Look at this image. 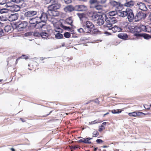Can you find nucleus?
<instances>
[{
  "mask_svg": "<svg viewBox=\"0 0 151 151\" xmlns=\"http://www.w3.org/2000/svg\"><path fill=\"white\" fill-rule=\"evenodd\" d=\"M97 2V0H90V3L91 4H93Z\"/></svg>",
  "mask_w": 151,
  "mask_h": 151,
  "instance_id": "obj_54",
  "label": "nucleus"
},
{
  "mask_svg": "<svg viewBox=\"0 0 151 151\" xmlns=\"http://www.w3.org/2000/svg\"><path fill=\"white\" fill-rule=\"evenodd\" d=\"M51 21L54 26L58 22V20L52 18Z\"/></svg>",
  "mask_w": 151,
  "mask_h": 151,
  "instance_id": "obj_38",
  "label": "nucleus"
},
{
  "mask_svg": "<svg viewBox=\"0 0 151 151\" xmlns=\"http://www.w3.org/2000/svg\"><path fill=\"white\" fill-rule=\"evenodd\" d=\"M40 36L44 39H49L50 36L48 34L44 32L41 33Z\"/></svg>",
  "mask_w": 151,
  "mask_h": 151,
  "instance_id": "obj_20",
  "label": "nucleus"
},
{
  "mask_svg": "<svg viewBox=\"0 0 151 151\" xmlns=\"http://www.w3.org/2000/svg\"><path fill=\"white\" fill-rule=\"evenodd\" d=\"M63 29H68L70 28V27H67L63 26Z\"/></svg>",
  "mask_w": 151,
  "mask_h": 151,
  "instance_id": "obj_60",
  "label": "nucleus"
},
{
  "mask_svg": "<svg viewBox=\"0 0 151 151\" xmlns=\"http://www.w3.org/2000/svg\"><path fill=\"white\" fill-rule=\"evenodd\" d=\"M121 111L119 109L113 110L111 111V112L113 114H118L120 113Z\"/></svg>",
  "mask_w": 151,
  "mask_h": 151,
  "instance_id": "obj_37",
  "label": "nucleus"
},
{
  "mask_svg": "<svg viewBox=\"0 0 151 151\" xmlns=\"http://www.w3.org/2000/svg\"><path fill=\"white\" fill-rule=\"evenodd\" d=\"M105 21L106 23L104 25V27H107L108 28L111 27L113 24L117 22V20L115 18L111 17L106 18L105 19Z\"/></svg>",
  "mask_w": 151,
  "mask_h": 151,
  "instance_id": "obj_1",
  "label": "nucleus"
},
{
  "mask_svg": "<svg viewBox=\"0 0 151 151\" xmlns=\"http://www.w3.org/2000/svg\"><path fill=\"white\" fill-rule=\"evenodd\" d=\"M14 4L11 3V2H8L6 3V6L8 8V9L9 10V9L10 8L12 7Z\"/></svg>",
  "mask_w": 151,
  "mask_h": 151,
  "instance_id": "obj_29",
  "label": "nucleus"
},
{
  "mask_svg": "<svg viewBox=\"0 0 151 151\" xmlns=\"http://www.w3.org/2000/svg\"><path fill=\"white\" fill-rule=\"evenodd\" d=\"M118 12L116 11H111L109 13V15L111 16H113L115 15L116 14H117Z\"/></svg>",
  "mask_w": 151,
  "mask_h": 151,
  "instance_id": "obj_32",
  "label": "nucleus"
},
{
  "mask_svg": "<svg viewBox=\"0 0 151 151\" xmlns=\"http://www.w3.org/2000/svg\"><path fill=\"white\" fill-rule=\"evenodd\" d=\"M4 35V33L2 29H0V37Z\"/></svg>",
  "mask_w": 151,
  "mask_h": 151,
  "instance_id": "obj_46",
  "label": "nucleus"
},
{
  "mask_svg": "<svg viewBox=\"0 0 151 151\" xmlns=\"http://www.w3.org/2000/svg\"><path fill=\"white\" fill-rule=\"evenodd\" d=\"M99 135L98 132L96 130H94L93 132V137H96Z\"/></svg>",
  "mask_w": 151,
  "mask_h": 151,
  "instance_id": "obj_35",
  "label": "nucleus"
},
{
  "mask_svg": "<svg viewBox=\"0 0 151 151\" xmlns=\"http://www.w3.org/2000/svg\"><path fill=\"white\" fill-rule=\"evenodd\" d=\"M27 25V22L26 21H23L21 22L19 24L17 27V29L19 31H21L25 28Z\"/></svg>",
  "mask_w": 151,
  "mask_h": 151,
  "instance_id": "obj_3",
  "label": "nucleus"
},
{
  "mask_svg": "<svg viewBox=\"0 0 151 151\" xmlns=\"http://www.w3.org/2000/svg\"><path fill=\"white\" fill-rule=\"evenodd\" d=\"M84 138H82V139H80L78 141V142H82L84 143Z\"/></svg>",
  "mask_w": 151,
  "mask_h": 151,
  "instance_id": "obj_58",
  "label": "nucleus"
},
{
  "mask_svg": "<svg viewBox=\"0 0 151 151\" xmlns=\"http://www.w3.org/2000/svg\"><path fill=\"white\" fill-rule=\"evenodd\" d=\"M98 123H99L98 122H96V120H95L94 121L89 122L88 123L89 124L88 125H92V124H97Z\"/></svg>",
  "mask_w": 151,
  "mask_h": 151,
  "instance_id": "obj_45",
  "label": "nucleus"
},
{
  "mask_svg": "<svg viewBox=\"0 0 151 151\" xmlns=\"http://www.w3.org/2000/svg\"><path fill=\"white\" fill-rule=\"evenodd\" d=\"M101 14H93L91 16V19L93 21L96 22Z\"/></svg>",
  "mask_w": 151,
  "mask_h": 151,
  "instance_id": "obj_23",
  "label": "nucleus"
},
{
  "mask_svg": "<svg viewBox=\"0 0 151 151\" xmlns=\"http://www.w3.org/2000/svg\"><path fill=\"white\" fill-rule=\"evenodd\" d=\"M32 32H28L24 34L25 36H29L31 35H32Z\"/></svg>",
  "mask_w": 151,
  "mask_h": 151,
  "instance_id": "obj_47",
  "label": "nucleus"
},
{
  "mask_svg": "<svg viewBox=\"0 0 151 151\" xmlns=\"http://www.w3.org/2000/svg\"><path fill=\"white\" fill-rule=\"evenodd\" d=\"M105 33L107 34L108 35H111V33L108 32H106Z\"/></svg>",
  "mask_w": 151,
  "mask_h": 151,
  "instance_id": "obj_63",
  "label": "nucleus"
},
{
  "mask_svg": "<svg viewBox=\"0 0 151 151\" xmlns=\"http://www.w3.org/2000/svg\"><path fill=\"white\" fill-rule=\"evenodd\" d=\"M134 4V2L132 0H126V2L124 4L125 6L130 7L133 6Z\"/></svg>",
  "mask_w": 151,
  "mask_h": 151,
  "instance_id": "obj_22",
  "label": "nucleus"
},
{
  "mask_svg": "<svg viewBox=\"0 0 151 151\" xmlns=\"http://www.w3.org/2000/svg\"><path fill=\"white\" fill-rule=\"evenodd\" d=\"M134 35L137 37H139L142 36V35L138 33H136L134 34Z\"/></svg>",
  "mask_w": 151,
  "mask_h": 151,
  "instance_id": "obj_51",
  "label": "nucleus"
},
{
  "mask_svg": "<svg viewBox=\"0 0 151 151\" xmlns=\"http://www.w3.org/2000/svg\"><path fill=\"white\" fill-rule=\"evenodd\" d=\"M64 36L66 38H68L70 37V34L68 32H66L64 34Z\"/></svg>",
  "mask_w": 151,
  "mask_h": 151,
  "instance_id": "obj_41",
  "label": "nucleus"
},
{
  "mask_svg": "<svg viewBox=\"0 0 151 151\" xmlns=\"http://www.w3.org/2000/svg\"><path fill=\"white\" fill-rule=\"evenodd\" d=\"M128 115L130 116L137 117V111L132 113H129Z\"/></svg>",
  "mask_w": 151,
  "mask_h": 151,
  "instance_id": "obj_33",
  "label": "nucleus"
},
{
  "mask_svg": "<svg viewBox=\"0 0 151 151\" xmlns=\"http://www.w3.org/2000/svg\"><path fill=\"white\" fill-rule=\"evenodd\" d=\"M25 56H26L25 55H22L21 57H23V58H25V59H28V58L27 57H25Z\"/></svg>",
  "mask_w": 151,
  "mask_h": 151,
  "instance_id": "obj_61",
  "label": "nucleus"
},
{
  "mask_svg": "<svg viewBox=\"0 0 151 151\" xmlns=\"http://www.w3.org/2000/svg\"><path fill=\"white\" fill-rule=\"evenodd\" d=\"M96 142L98 143H100L103 142V141L101 139H97L96 141Z\"/></svg>",
  "mask_w": 151,
  "mask_h": 151,
  "instance_id": "obj_57",
  "label": "nucleus"
},
{
  "mask_svg": "<svg viewBox=\"0 0 151 151\" xmlns=\"http://www.w3.org/2000/svg\"><path fill=\"white\" fill-rule=\"evenodd\" d=\"M60 6V4H52L48 6V9L49 10H56L59 9Z\"/></svg>",
  "mask_w": 151,
  "mask_h": 151,
  "instance_id": "obj_10",
  "label": "nucleus"
},
{
  "mask_svg": "<svg viewBox=\"0 0 151 151\" xmlns=\"http://www.w3.org/2000/svg\"><path fill=\"white\" fill-rule=\"evenodd\" d=\"M45 25V23H43L42 21H40L39 22H37V24L35 25V27L37 29L41 28L43 26Z\"/></svg>",
  "mask_w": 151,
  "mask_h": 151,
  "instance_id": "obj_19",
  "label": "nucleus"
},
{
  "mask_svg": "<svg viewBox=\"0 0 151 151\" xmlns=\"http://www.w3.org/2000/svg\"><path fill=\"white\" fill-rule=\"evenodd\" d=\"M64 1L66 4H69L71 2V0H64Z\"/></svg>",
  "mask_w": 151,
  "mask_h": 151,
  "instance_id": "obj_55",
  "label": "nucleus"
},
{
  "mask_svg": "<svg viewBox=\"0 0 151 151\" xmlns=\"http://www.w3.org/2000/svg\"><path fill=\"white\" fill-rule=\"evenodd\" d=\"M92 139V138H84V143L86 144H90L91 143V142L90 141V140Z\"/></svg>",
  "mask_w": 151,
  "mask_h": 151,
  "instance_id": "obj_27",
  "label": "nucleus"
},
{
  "mask_svg": "<svg viewBox=\"0 0 151 151\" xmlns=\"http://www.w3.org/2000/svg\"><path fill=\"white\" fill-rule=\"evenodd\" d=\"M94 9L97 10H100L102 9V6L101 5H97L95 6Z\"/></svg>",
  "mask_w": 151,
  "mask_h": 151,
  "instance_id": "obj_40",
  "label": "nucleus"
},
{
  "mask_svg": "<svg viewBox=\"0 0 151 151\" xmlns=\"http://www.w3.org/2000/svg\"><path fill=\"white\" fill-rule=\"evenodd\" d=\"M75 8L78 11H84L87 10V7L84 5H77L75 6Z\"/></svg>",
  "mask_w": 151,
  "mask_h": 151,
  "instance_id": "obj_8",
  "label": "nucleus"
},
{
  "mask_svg": "<svg viewBox=\"0 0 151 151\" xmlns=\"http://www.w3.org/2000/svg\"><path fill=\"white\" fill-rule=\"evenodd\" d=\"M143 115H145V114L142 112L137 111V117H141Z\"/></svg>",
  "mask_w": 151,
  "mask_h": 151,
  "instance_id": "obj_34",
  "label": "nucleus"
},
{
  "mask_svg": "<svg viewBox=\"0 0 151 151\" xmlns=\"http://www.w3.org/2000/svg\"><path fill=\"white\" fill-rule=\"evenodd\" d=\"M66 22L68 24L71 25L73 22V20L71 17H69L67 18L65 20Z\"/></svg>",
  "mask_w": 151,
  "mask_h": 151,
  "instance_id": "obj_28",
  "label": "nucleus"
},
{
  "mask_svg": "<svg viewBox=\"0 0 151 151\" xmlns=\"http://www.w3.org/2000/svg\"><path fill=\"white\" fill-rule=\"evenodd\" d=\"M74 10V8L71 5L67 6L64 8V10L66 12H71Z\"/></svg>",
  "mask_w": 151,
  "mask_h": 151,
  "instance_id": "obj_18",
  "label": "nucleus"
},
{
  "mask_svg": "<svg viewBox=\"0 0 151 151\" xmlns=\"http://www.w3.org/2000/svg\"><path fill=\"white\" fill-rule=\"evenodd\" d=\"M105 129L104 127H103V128L101 127L100 126L99 127V131L101 132V131H102L103 129Z\"/></svg>",
  "mask_w": 151,
  "mask_h": 151,
  "instance_id": "obj_56",
  "label": "nucleus"
},
{
  "mask_svg": "<svg viewBox=\"0 0 151 151\" xmlns=\"http://www.w3.org/2000/svg\"><path fill=\"white\" fill-rule=\"evenodd\" d=\"M28 20L31 24H37V22H39L37 16L35 18H30Z\"/></svg>",
  "mask_w": 151,
  "mask_h": 151,
  "instance_id": "obj_14",
  "label": "nucleus"
},
{
  "mask_svg": "<svg viewBox=\"0 0 151 151\" xmlns=\"http://www.w3.org/2000/svg\"><path fill=\"white\" fill-rule=\"evenodd\" d=\"M107 29L110 31H112L113 32V33L119 32L122 30V29L121 28L117 26H115L113 27L109 28Z\"/></svg>",
  "mask_w": 151,
  "mask_h": 151,
  "instance_id": "obj_13",
  "label": "nucleus"
},
{
  "mask_svg": "<svg viewBox=\"0 0 151 151\" xmlns=\"http://www.w3.org/2000/svg\"><path fill=\"white\" fill-rule=\"evenodd\" d=\"M142 36L143 37L144 39H149L151 38V36L149 35L148 34H144L142 35Z\"/></svg>",
  "mask_w": 151,
  "mask_h": 151,
  "instance_id": "obj_31",
  "label": "nucleus"
},
{
  "mask_svg": "<svg viewBox=\"0 0 151 151\" xmlns=\"http://www.w3.org/2000/svg\"><path fill=\"white\" fill-rule=\"evenodd\" d=\"M141 31L147 32H150L151 31V29L148 26H146L144 25H141L139 27Z\"/></svg>",
  "mask_w": 151,
  "mask_h": 151,
  "instance_id": "obj_9",
  "label": "nucleus"
},
{
  "mask_svg": "<svg viewBox=\"0 0 151 151\" xmlns=\"http://www.w3.org/2000/svg\"><path fill=\"white\" fill-rule=\"evenodd\" d=\"M109 3L112 6L119 9V7H122L123 5L120 2L115 1L114 0H110Z\"/></svg>",
  "mask_w": 151,
  "mask_h": 151,
  "instance_id": "obj_2",
  "label": "nucleus"
},
{
  "mask_svg": "<svg viewBox=\"0 0 151 151\" xmlns=\"http://www.w3.org/2000/svg\"><path fill=\"white\" fill-rule=\"evenodd\" d=\"M77 14L81 20L82 19L84 16V15L83 14L77 13Z\"/></svg>",
  "mask_w": 151,
  "mask_h": 151,
  "instance_id": "obj_44",
  "label": "nucleus"
},
{
  "mask_svg": "<svg viewBox=\"0 0 151 151\" xmlns=\"http://www.w3.org/2000/svg\"><path fill=\"white\" fill-rule=\"evenodd\" d=\"M144 14L142 12H139L137 14L136 17L138 19H141L144 18Z\"/></svg>",
  "mask_w": 151,
  "mask_h": 151,
  "instance_id": "obj_26",
  "label": "nucleus"
},
{
  "mask_svg": "<svg viewBox=\"0 0 151 151\" xmlns=\"http://www.w3.org/2000/svg\"><path fill=\"white\" fill-rule=\"evenodd\" d=\"M145 2L151 4V0H144Z\"/></svg>",
  "mask_w": 151,
  "mask_h": 151,
  "instance_id": "obj_59",
  "label": "nucleus"
},
{
  "mask_svg": "<svg viewBox=\"0 0 151 151\" xmlns=\"http://www.w3.org/2000/svg\"><path fill=\"white\" fill-rule=\"evenodd\" d=\"M6 2V0H0V4L3 5L5 4Z\"/></svg>",
  "mask_w": 151,
  "mask_h": 151,
  "instance_id": "obj_48",
  "label": "nucleus"
},
{
  "mask_svg": "<svg viewBox=\"0 0 151 151\" xmlns=\"http://www.w3.org/2000/svg\"><path fill=\"white\" fill-rule=\"evenodd\" d=\"M99 31L97 29H93V32L94 33H97L99 32Z\"/></svg>",
  "mask_w": 151,
  "mask_h": 151,
  "instance_id": "obj_52",
  "label": "nucleus"
},
{
  "mask_svg": "<svg viewBox=\"0 0 151 151\" xmlns=\"http://www.w3.org/2000/svg\"><path fill=\"white\" fill-rule=\"evenodd\" d=\"M18 19V15L15 14H11L8 17L9 20L10 22H12L17 20Z\"/></svg>",
  "mask_w": 151,
  "mask_h": 151,
  "instance_id": "obj_15",
  "label": "nucleus"
},
{
  "mask_svg": "<svg viewBox=\"0 0 151 151\" xmlns=\"http://www.w3.org/2000/svg\"><path fill=\"white\" fill-rule=\"evenodd\" d=\"M91 28H88L86 27L85 29H84V33H89L91 32Z\"/></svg>",
  "mask_w": 151,
  "mask_h": 151,
  "instance_id": "obj_39",
  "label": "nucleus"
},
{
  "mask_svg": "<svg viewBox=\"0 0 151 151\" xmlns=\"http://www.w3.org/2000/svg\"><path fill=\"white\" fill-rule=\"evenodd\" d=\"M86 25L87 27L92 29L94 27V25L91 22L87 21L86 23Z\"/></svg>",
  "mask_w": 151,
  "mask_h": 151,
  "instance_id": "obj_24",
  "label": "nucleus"
},
{
  "mask_svg": "<svg viewBox=\"0 0 151 151\" xmlns=\"http://www.w3.org/2000/svg\"><path fill=\"white\" fill-rule=\"evenodd\" d=\"M129 9H127L125 11H122L118 12L117 14L122 17H124L128 14V12L129 10Z\"/></svg>",
  "mask_w": 151,
  "mask_h": 151,
  "instance_id": "obj_12",
  "label": "nucleus"
},
{
  "mask_svg": "<svg viewBox=\"0 0 151 151\" xmlns=\"http://www.w3.org/2000/svg\"><path fill=\"white\" fill-rule=\"evenodd\" d=\"M11 150L12 151H15V150L13 148H11Z\"/></svg>",
  "mask_w": 151,
  "mask_h": 151,
  "instance_id": "obj_64",
  "label": "nucleus"
},
{
  "mask_svg": "<svg viewBox=\"0 0 151 151\" xmlns=\"http://www.w3.org/2000/svg\"><path fill=\"white\" fill-rule=\"evenodd\" d=\"M33 35L34 36L36 37H40V36L41 33H40L38 32H35L33 33Z\"/></svg>",
  "mask_w": 151,
  "mask_h": 151,
  "instance_id": "obj_43",
  "label": "nucleus"
},
{
  "mask_svg": "<svg viewBox=\"0 0 151 151\" xmlns=\"http://www.w3.org/2000/svg\"><path fill=\"white\" fill-rule=\"evenodd\" d=\"M49 16H50L56 17L58 16L59 14L58 11L54 10H49L47 11Z\"/></svg>",
  "mask_w": 151,
  "mask_h": 151,
  "instance_id": "obj_7",
  "label": "nucleus"
},
{
  "mask_svg": "<svg viewBox=\"0 0 151 151\" xmlns=\"http://www.w3.org/2000/svg\"><path fill=\"white\" fill-rule=\"evenodd\" d=\"M107 0H100L99 3L101 4H103L105 3Z\"/></svg>",
  "mask_w": 151,
  "mask_h": 151,
  "instance_id": "obj_53",
  "label": "nucleus"
},
{
  "mask_svg": "<svg viewBox=\"0 0 151 151\" xmlns=\"http://www.w3.org/2000/svg\"><path fill=\"white\" fill-rule=\"evenodd\" d=\"M37 17L39 21H42L43 23H45L48 18L47 14L45 13H42L40 16Z\"/></svg>",
  "mask_w": 151,
  "mask_h": 151,
  "instance_id": "obj_4",
  "label": "nucleus"
},
{
  "mask_svg": "<svg viewBox=\"0 0 151 151\" xmlns=\"http://www.w3.org/2000/svg\"><path fill=\"white\" fill-rule=\"evenodd\" d=\"M148 20L151 21V14L148 17Z\"/></svg>",
  "mask_w": 151,
  "mask_h": 151,
  "instance_id": "obj_62",
  "label": "nucleus"
},
{
  "mask_svg": "<svg viewBox=\"0 0 151 151\" xmlns=\"http://www.w3.org/2000/svg\"><path fill=\"white\" fill-rule=\"evenodd\" d=\"M118 37L121 39L125 40L127 39L128 36L127 34L124 33H120L118 35Z\"/></svg>",
  "mask_w": 151,
  "mask_h": 151,
  "instance_id": "obj_21",
  "label": "nucleus"
},
{
  "mask_svg": "<svg viewBox=\"0 0 151 151\" xmlns=\"http://www.w3.org/2000/svg\"><path fill=\"white\" fill-rule=\"evenodd\" d=\"M7 9H0V13L1 14H3L6 13L7 12Z\"/></svg>",
  "mask_w": 151,
  "mask_h": 151,
  "instance_id": "obj_42",
  "label": "nucleus"
},
{
  "mask_svg": "<svg viewBox=\"0 0 151 151\" xmlns=\"http://www.w3.org/2000/svg\"><path fill=\"white\" fill-rule=\"evenodd\" d=\"M138 7L139 9L141 10L145 11L147 9V8L145 4L139 2L137 3Z\"/></svg>",
  "mask_w": 151,
  "mask_h": 151,
  "instance_id": "obj_17",
  "label": "nucleus"
},
{
  "mask_svg": "<svg viewBox=\"0 0 151 151\" xmlns=\"http://www.w3.org/2000/svg\"><path fill=\"white\" fill-rule=\"evenodd\" d=\"M50 2L53 4H57L58 3V0H51Z\"/></svg>",
  "mask_w": 151,
  "mask_h": 151,
  "instance_id": "obj_49",
  "label": "nucleus"
},
{
  "mask_svg": "<svg viewBox=\"0 0 151 151\" xmlns=\"http://www.w3.org/2000/svg\"><path fill=\"white\" fill-rule=\"evenodd\" d=\"M78 32H79V33H82L84 32V29L82 28H81L78 29Z\"/></svg>",
  "mask_w": 151,
  "mask_h": 151,
  "instance_id": "obj_50",
  "label": "nucleus"
},
{
  "mask_svg": "<svg viewBox=\"0 0 151 151\" xmlns=\"http://www.w3.org/2000/svg\"><path fill=\"white\" fill-rule=\"evenodd\" d=\"M63 37V35L60 33H57L55 35V37L57 39H61Z\"/></svg>",
  "mask_w": 151,
  "mask_h": 151,
  "instance_id": "obj_30",
  "label": "nucleus"
},
{
  "mask_svg": "<svg viewBox=\"0 0 151 151\" xmlns=\"http://www.w3.org/2000/svg\"><path fill=\"white\" fill-rule=\"evenodd\" d=\"M37 12L35 11L31 10L26 12L24 14V16L27 17L28 19L30 18H31L35 15L37 14Z\"/></svg>",
  "mask_w": 151,
  "mask_h": 151,
  "instance_id": "obj_5",
  "label": "nucleus"
},
{
  "mask_svg": "<svg viewBox=\"0 0 151 151\" xmlns=\"http://www.w3.org/2000/svg\"><path fill=\"white\" fill-rule=\"evenodd\" d=\"M20 8L17 5L14 4L9 9V10L12 12H16L19 10Z\"/></svg>",
  "mask_w": 151,
  "mask_h": 151,
  "instance_id": "obj_16",
  "label": "nucleus"
},
{
  "mask_svg": "<svg viewBox=\"0 0 151 151\" xmlns=\"http://www.w3.org/2000/svg\"><path fill=\"white\" fill-rule=\"evenodd\" d=\"M12 26L10 25H7L4 27V30L5 32L10 33L11 32Z\"/></svg>",
  "mask_w": 151,
  "mask_h": 151,
  "instance_id": "obj_25",
  "label": "nucleus"
},
{
  "mask_svg": "<svg viewBox=\"0 0 151 151\" xmlns=\"http://www.w3.org/2000/svg\"><path fill=\"white\" fill-rule=\"evenodd\" d=\"M104 17H106V15H103L101 14L100 17H99V19H98V20L96 22L99 25H102L104 22Z\"/></svg>",
  "mask_w": 151,
  "mask_h": 151,
  "instance_id": "obj_11",
  "label": "nucleus"
},
{
  "mask_svg": "<svg viewBox=\"0 0 151 151\" xmlns=\"http://www.w3.org/2000/svg\"><path fill=\"white\" fill-rule=\"evenodd\" d=\"M12 2L16 3L19 4L22 3L23 4V0H11Z\"/></svg>",
  "mask_w": 151,
  "mask_h": 151,
  "instance_id": "obj_36",
  "label": "nucleus"
},
{
  "mask_svg": "<svg viewBox=\"0 0 151 151\" xmlns=\"http://www.w3.org/2000/svg\"><path fill=\"white\" fill-rule=\"evenodd\" d=\"M129 10V11L128 12V14H127V18L129 21L130 22H131L133 21L134 19V16L133 12L131 9H130Z\"/></svg>",
  "mask_w": 151,
  "mask_h": 151,
  "instance_id": "obj_6",
  "label": "nucleus"
}]
</instances>
